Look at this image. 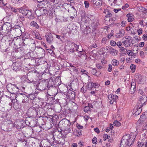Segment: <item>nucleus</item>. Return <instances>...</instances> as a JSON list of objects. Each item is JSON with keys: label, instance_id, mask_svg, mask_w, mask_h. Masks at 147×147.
Returning a JSON list of instances; mask_svg holds the SVG:
<instances>
[{"label": "nucleus", "instance_id": "f257e3e1", "mask_svg": "<svg viewBox=\"0 0 147 147\" xmlns=\"http://www.w3.org/2000/svg\"><path fill=\"white\" fill-rule=\"evenodd\" d=\"M134 139V138L130 136L129 134L125 135L122 138L121 145H125V147L130 146L133 143Z\"/></svg>", "mask_w": 147, "mask_h": 147}, {"label": "nucleus", "instance_id": "f03ea898", "mask_svg": "<svg viewBox=\"0 0 147 147\" xmlns=\"http://www.w3.org/2000/svg\"><path fill=\"white\" fill-rule=\"evenodd\" d=\"M39 111V110L38 108L32 106L28 109V113L30 115L34 116L38 115V113Z\"/></svg>", "mask_w": 147, "mask_h": 147}, {"label": "nucleus", "instance_id": "7ed1b4c3", "mask_svg": "<svg viewBox=\"0 0 147 147\" xmlns=\"http://www.w3.org/2000/svg\"><path fill=\"white\" fill-rule=\"evenodd\" d=\"M109 101L111 104H114V102L116 103V100L118 98V97L116 95L113 94H109L108 95Z\"/></svg>", "mask_w": 147, "mask_h": 147}, {"label": "nucleus", "instance_id": "20e7f679", "mask_svg": "<svg viewBox=\"0 0 147 147\" xmlns=\"http://www.w3.org/2000/svg\"><path fill=\"white\" fill-rule=\"evenodd\" d=\"M24 93H20L21 95H24V98L27 97L30 98L31 100H33L36 97V96L37 94V92H34L33 94H27L26 92H24Z\"/></svg>", "mask_w": 147, "mask_h": 147}, {"label": "nucleus", "instance_id": "39448f33", "mask_svg": "<svg viewBox=\"0 0 147 147\" xmlns=\"http://www.w3.org/2000/svg\"><path fill=\"white\" fill-rule=\"evenodd\" d=\"M125 38L126 40L123 42V43L125 47H127L129 46H131V37L129 36H125Z\"/></svg>", "mask_w": 147, "mask_h": 147}, {"label": "nucleus", "instance_id": "423d86ee", "mask_svg": "<svg viewBox=\"0 0 147 147\" xmlns=\"http://www.w3.org/2000/svg\"><path fill=\"white\" fill-rule=\"evenodd\" d=\"M73 45L74 46V48H73V49H70V51L71 52L73 53L74 52L75 50L77 51L78 52H81L82 50H83L82 49H78L79 48H81V46H79L75 44V43H73Z\"/></svg>", "mask_w": 147, "mask_h": 147}, {"label": "nucleus", "instance_id": "0eeeda50", "mask_svg": "<svg viewBox=\"0 0 147 147\" xmlns=\"http://www.w3.org/2000/svg\"><path fill=\"white\" fill-rule=\"evenodd\" d=\"M144 92H141L140 94L142 95V96H141V98H140L139 100L140 102V103L141 105H144L145 104L146 101L147 100V98L144 95Z\"/></svg>", "mask_w": 147, "mask_h": 147}, {"label": "nucleus", "instance_id": "6e6552de", "mask_svg": "<svg viewBox=\"0 0 147 147\" xmlns=\"http://www.w3.org/2000/svg\"><path fill=\"white\" fill-rule=\"evenodd\" d=\"M45 37L48 43H51L52 42L53 40V38L51 33H47L45 36Z\"/></svg>", "mask_w": 147, "mask_h": 147}, {"label": "nucleus", "instance_id": "1a4fd4ad", "mask_svg": "<svg viewBox=\"0 0 147 147\" xmlns=\"http://www.w3.org/2000/svg\"><path fill=\"white\" fill-rule=\"evenodd\" d=\"M106 48L107 50L109 51V53L113 55H115L117 54L116 52L117 51L112 48L111 47H106Z\"/></svg>", "mask_w": 147, "mask_h": 147}, {"label": "nucleus", "instance_id": "9d476101", "mask_svg": "<svg viewBox=\"0 0 147 147\" xmlns=\"http://www.w3.org/2000/svg\"><path fill=\"white\" fill-rule=\"evenodd\" d=\"M21 65V64L19 62H17L13 63L12 65L13 70L15 71L19 70L20 68Z\"/></svg>", "mask_w": 147, "mask_h": 147}, {"label": "nucleus", "instance_id": "9b49d317", "mask_svg": "<svg viewBox=\"0 0 147 147\" xmlns=\"http://www.w3.org/2000/svg\"><path fill=\"white\" fill-rule=\"evenodd\" d=\"M103 13L106 14L105 16V17L106 18H109L111 17L112 15L111 11L107 9H104Z\"/></svg>", "mask_w": 147, "mask_h": 147}, {"label": "nucleus", "instance_id": "f8f14e48", "mask_svg": "<svg viewBox=\"0 0 147 147\" xmlns=\"http://www.w3.org/2000/svg\"><path fill=\"white\" fill-rule=\"evenodd\" d=\"M66 96L67 98L71 99L75 96V92H65Z\"/></svg>", "mask_w": 147, "mask_h": 147}, {"label": "nucleus", "instance_id": "ddd939ff", "mask_svg": "<svg viewBox=\"0 0 147 147\" xmlns=\"http://www.w3.org/2000/svg\"><path fill=\"white\" fill-rule=\"evenodd\" d=\"M125 34V30L123 29H121L119 32L116 34V36L117 38H120L122 37Z\"/></svg>", "mask_w": 147, "mask_h": 147}, {"label": "nucleus", "instance_id": "4468645a", "mask_svg": "<svg viewBox=\"0 0 147 147\" xmlns=\"http://www.w3.org/2000/svg\"><path fill=\"white\" fill-rule=\"evenodd\" d=\"M99 23L98 21L95 22H94L92 24L91 26L92 28V31H94L96 29V28L99 26Z\"/></svg>", "mask_w": 147, "mask_h": 147}, {"label": "nucleus", "instance_id": "2eb2a0df", "mask_svg": "<svg viewBox=\"0 0 147 147\" xmlns=\"http://www.w3.org/2000/svg\"><path fill=\"white\" fill-rule=\"evenodd\" d=\"M45 51L41 47H39L37 51L38 53L41 56V57H42L45 55Z\"/></svg>", "mask_w": 147, "mask_h": 147}, {"label": "nucleus", "instance_id": "dca6fc26", "mask_svg": "<svg viewBox=\"0 0 147 147\" xmlns=\"http://www.w3.org/2000/svg\"><path fill=\"white\" fill-rule=\"evenodd\" d=\"M54 82L52 79L49 80L47 84V88L48 89L50 87H52L54 85Z\"/></svg>", "mask_w": 147, "mask_h": 147}, {"label": "nucleus", "instance_id": "f3484780", "mask_svg": "<svg viewBox=\"0 0 147 147\" xmlns=\"http://www.w3.org/2000/svg\"><path fill=\"white\" fill-rule=\"evenodd\" d=\"M28 10L24 8H21L19 10V12L22 13L23 15L26 16L28 13Z\"/></svg>", "mask_w": 147, "mask_h": 147}, {"label": "nucleus", "instance_id": "a211bd4d", "mask_svg": "<svg viewBox=\"0 0 147 147\" xmlns=\"http://www.w3.org/2000/svg\"><path fill=\"white\" fill-rule=\"evenodd\" d=\"M119 61L116 59H113L111 62V64L114 66H117L119 64Z\"/></svg>", "mask_w": 147, "mask_h": 147}, {"label": "nucleus", "instance_id": "6ab92c4d", "mask_svg": "<svg viewBox=\"0 0 147 147\" xmlns=\"http://www.w3.org/2000/svg\"><path fill=\"white\" fill-rule=\"evenodd\" d=\"M126 16L128 18L127 20L129 22H130L134 21V19L131 16L130 13L127 14L126 15Z\"/></svg>", "mask_w": 147, "mask_h": 147}, {"label": "nucleus", "instance_id": "aec40b11", "mask_svg": "<svg viewBox=\"0 0 147 147\" xmlns=\"http://www.w3.org/2000/svg\"><path fill=\"white\" fill-rule=\"evenodd\" d=\"M145 78L144 77L143 78H142L141 76L139 77L138 79L139 83L140 84L144 83L145 81Z\"/></svg>", "mask_w": 147, "mask_h": 147}, {"label": "nucleus", "instance_id": "412c9836", "mask_svg": "<svg viewBox=\"0 0 147 147\" xmlns=\"http://www.w3.org/2000/svg\"><path fill=\"white\" fill-rule=\"evenodd\" d=\"M126 51H127V54L129 56H131L133 57H135V53L132 52L131 50H126Z\"/></svg>", "mask_w": 147, "mask_h": 147}, {"label": "nucleus", "instance_id": "4be33fe9", "mask_svg": "<svg viewBox=\"0 0 147 147\" xmlns=\"http://www.w3.org/2000/svg\"><path fill=\"white\" fill-rule=\"evenodd\" d=\"M71 70L72 71L75 73L78 74V69L73 66H72L71 68H70Z\"/></svg>", "mask_w": 147, "mask_h": 147}, {"label": "nucleus", "instance_id": "5701e85b", "mask_svg": "<svg viewBox=\"0 0 147 147\" xmlns=\"http://www.w3.org/2000/svg\"><path fill=\"white\" fill-rule=\"evenodd\" d=\"M78 54H76L79 57H81L82 55H85V52L84 51L82 50L81 52L77 51Z\"/></svg>", "mask_w": 147, "mask_h": 147}, {"label": "nucleus", "instance_id": "b1692460", "mask_svg": "<svg viewBox=\"0 0 147 147\" xmlns=\"http://www.w3.org/2000/svg\"><path fill=\"white\" fill-rule=\"evenodd\" d=\"M102 1H100L99 0H97V1H96L94 3V4L96 5L98 7H100L102 4Z\"/></svg>", "mask_w": 147, "mask_h": 147}, {"label": "nucleus", "instance_id": "393cba45", "mask_svg": "<svg viewBox=\"0 0 147 147\" xmlns=\"http://www.w3.org/2000/svg\"><path fill=\"white\" fill-rule=\"evenodd\" d=\"M91 109L88 106H86L84 108V111L85 112H87L88 111H90Z\"/></svg>", "mask_w": 147, "mask_h": 147}, {"label": "nucleus", "instance_id": "a878e982", "mask_svg": "<svg viewBox=\"0 0 147 147\" xmlns=\"http://www.w3.org/2000/svg\"><path fill=\"white\" fill-rule=\"evenodd\" d=\"M94 83H93L92 82L88 83L87 86L88 88L90 89H91L93 87H94Z\"/></svg>", "mask_w": 147, "mask_h": 147}, {"label": "nucleus", "instance_id": "bb28decb", "mask_svg": "<svg viewBox=\"0 0 147 147\" xmlns=\"http://www.w3.org/2000/svg\"><path fill=\"white\" fill-rule=\"evenodd\" d=\"M97 67L100 69H102L103 68V65H102L100 63H98L96 64Z\"/></svg>", "mask_w": 147, "mask_h": 147}, {"label": "nucleus", "instance_id": "cd10ccee", "mask_svg": "<svg viewBox=\"0 0 147 147\" xmlns=\"http://www.w3.org/2000/svg\"><path fill=\"white\" fill-rule=\"evenodd\" d=\"M113 123L114 125L115 126H119L121 125V123L117 120L115 121Z\"/></svg>", "mask_w": 147, "mask_h": 147}, {"label": "nucleus", "instance_id": "c85d7f7f", "mask_svg": "<svg viewBox=\"0 0 147 147\" xmlns=\"http://www.w3.org/2000/svg\"><path fill=\"white\" fill-rule=\"evenodd\" d=\"M137 9L140 12H142L145 10V8L142 7H139L137 8Z\"/></svg>", "mask_w": 147, "mask_h": 147}, {"label": "nucleus", "instance_id": "c756f323", "mask_svg": "<svg viewBox=\"0 0 147 147\" xmlns=\"http://www.w3.org/2000/svg\"><path fill=\"white\" fill-rule=\"evenodd\" d=\"M110 44L113 47L117 45V43L114 40L111 41Z\"/></svg>", "mask_w": 147, "mask_h": 147}, {"label": "nucleus", "instance_id": "7c9ffc66", "mask_svg": "<svg viewBox=\"0 0 147 147\" xmlns=\"http://www.w3.org/2000/svg\"><path fill=\"white\" fill-rule=\"evenodd\" d=\"M110 137V136H108L106 134H104L103 135V140L104 141H105L107 139H108Z\"/></svg>", "mask_w": 147, "mask_h": 147}, {"label": "nucleus", "instance_id": "2f4dec72", "mask_svg": "<svg viewBox=\"0 0 147 147\" xmlns=\"http://www.w3.org/2000/svg\"><path fill=\"white\" fill-rule=\"evenodd\" d=\"M25 34V35H24V36L23 38L22 39V42H23L24 43V38H28L29 37V35H28V34Z\"/></svg>", "mask_w": 147, "mask_h": 147}, {"label": "nucleus", "instance_id": "473e14b6", "mask_svg": "<svg viewBox=\"0 0 147 147\" xmlns=\"http://www.w3.org/2000/svg\"><path fill=\"white\" fill-rule=\"evenodd\" d=\"M113 30H111V33L107 36V37L108 38H111V37L113 35Z\"/></svg>", "mask_w": 147, "mask_h": 147}, {"label": "nucleus", "instance_id": "72a5a7b5", "mask_svg": "<svg viewBox=\"0 0 147 147\" xmlns=\"http://www.w3.org/2000/svg\"><path fill=\"white\" fill-rule=\"evenodd\" d=\"M112 70V67L111 65L109 64L107 69L108 71L109 72H111Z\"/></svg>", "mask_w": 147, "mask_h": 147}, {"label": "nucleus", "instance_id": "f704fd0d", "mask_svg": "<svg viewBox=\"0 0 147 147\" xmlns=\"http://www.w3.org/2000/svg\"><path fill=\"white\" fill-rule=\"evenodd\" d=\"M40 12V11L38 10H36L35 11V13L37 16L39 17L41 16V14H40V13H39Z\"/></svg>", "mask_w": 147, "mask_h": 147}, {"label": "nucleus", "instance_id": "c9c22d12", "mask_svg": "<svg viewBox=\"0 0 147 147\" xmlns=\"http://www.w3.org/2000/svg\"><path fill=\"white\" fill-rule=\"evenodd\" d=\"M130 67L131 70H134V71L135 70L136 66L134 65L131 64L130 65Z\"/></svg>", "mask_w": 147, "mask_h": 147}, {"label": "nucleus", "instance_id": "e433bc0d", "mask_svg": "<svg viewBox=\"0 0 147 147\" xmlns=\"http://www.w3.org/2000/svg\"><path fill=\"white\" fill-rule=\"evenodd\" d=\"M19 20L21 22L25 20V18L23 16H20L18 18Z\"/></svg>", "mask_w": 147, "mask_h": 147}, {"label": "nucleus", "instance_id": "4c0bfd02", "mask_svg": "<svg viewBox=\"0 0 147 147\" xmlns=\"http://www.w3.org/2000/svg\"><path fill=\"white\" fill-rule=\"evenodd\" d=\"M15 127L17 128V129H21V128L22 127V126L20 124H16L15 125Z\"/></svg>", "mask_w": 147, "mask_h": 147}, {"label": "nucleus", "instance_id": "58836bf2", "mask_svg": "<svg viewBox=\"0 0 147 147\" xmlns=\"http://www.w3.org/2000/svg\"><path fill=\"white\" fill-rule=\"evenodd\" d=\"M35 122H36V121L35 120H32L31 121L30 123H29V124L31 126H32V127H34L35 126L36 124H34L32 125V123H34Z\"/></svg>", "mask_w": 147, "mask_h": 147}, {"label": "nucleus", "instance_id": "ea45409f", "mask_svg": "<svg viewBox=\"0 0 147 147\" xmlns=\"http://www.w3.org/2000/svg\"><path fill=\"white\" fill-rule=\"evenodd\" d=\"M117 45L119 48H120L122 46L121 42L120 41L117 42Z\"/></svg>", "mask_w": 147, "mask_h": 147}, {"label": "nucleus", "instance_id": "a19ab883", "mask_svg": "<svg viewBox=\"0 0 147 147\" xmlns=\"http://www.w3.org/2000/svg\"><path fill=\"white\" fill-rule=\"evenodd\" d=\"M137 32L138 35L141 34L142 33V29L140 28L137 30Z\"/></svg>", "mask_w": 147, "mask_h": 147}, {"label": "nucleus", "instance_id": "79ce46f5", "mask_svg": "<svg viewBox=\"0 0 147 147\" xmlns=\"http://www.w3.org/2000/svg\"><path fill=\"white\" fill-rule=\"evenodd\" d=\"M84 3L85 7L86 8H88L89 6V4L88 2L87 1H84Z\"/></svg>", "mask_w": 147, "mask_h": 147}, {"label": "nucleus", "instance_id": "37998d69", "mask_svg": "<svg viewBox=\"0 0 147 147\" xmlns=\"http://www.w3.org/2000/svg\"><path fill=\"white\" fill-rule=\"evenodd\" d=\"M97 142V139L96 137H94L92 140V142L94 144H96Z\"/></svg>", "mask_w": 147, "mask_h": 147}, {"label": "nucleus", "instance_id": "c03bdc74", "mask_svg": "<svg viewBox=\"0 0 147 147\" xmlns=\"http://www.w3.org/2000/svg\"><path fill=\"white\" fill-rule=\"evenodd\" d=\"M50 94H48V92H47V93L48 94V96H54V97H55L56 95L57 94V93H58V92H56L55 94H52V92H49Z\"/></svg>", "mask_w": 147, "mask_h": 147}, {"label": "nucleus", "instance_id": "a18cd8bd", "mask_svg": "<svg viewBox=\"0 0 147 147\" xmlns=\"http://www.w3.org/2000/svg\"><path fill=\"white\" fill-rule=\"evenodd\" d=\"M142 38L144 40H147V34H144Z\"/></svg>", "mask_w": 147, "mask_h": 147}, {"label": "nucleus", "instance_id": "49530a36", "mask_svg": "<svg viewBox=\"0 0 147 147\" xmlns=\"http://www.w3.org/2000/svg\"><path fill=\"white\" fill-rule=\"evenodd\" d=\"M126 24V22L125 21H123L121 22V26L122 27L125 26Z\"/></svg>", "mask_w": 147, "mask_h": 147}, {"label": "nucleus", "instance_id": "de8ad7c7", "mask_svg": "<svg viewBox=\"0 0 147 147\" xmlns=\"http://www.w3.org/2000/svg\"><path fill=\"white\" fill-rule=\"evenodd\" d=\"M37 24V23L34 22V21L30 23V25L31 26L34 27L35 26V25Z\"/></svg>", "mask_w": 147, "mask_h": 147}, {"label": "nucleus", "instance_id": "09e8293b", "mask_svg": "<svg viewBox=\"0 0 147 147\" xmlns=\"http://www.w3.org/2000/svg\"><path fill=\"white\" fill-rule=\"evenodd\" d=\"M144 42H140L138 45V46L141 47H143L144 45Z\"/></svg>", "mask_w": 147, "mask_h": 147}, {"label": "nucleus", "instance_id": "8fccbe9b", "mask_svg": "<svg viewBox=\"0 0 147 147\" xmlns=\"http://www.w3.org/2000/svg\"><path fill=\"white\" fill-rule=\"evenodd\" d=\"M107 41V39L106 38H104L102 40V42L105 44Z\"/></svg>", "mask_w": 147, "mask_h": 147}, {"label": "nucleus", "instance_id": "3c124183", "mask_svg": "<svg viewBox=\"0 0 147 147\" xmlns=\"http://www.w3.org/2000/svg\"><path fill=\"white\" fill-rule=\"evenodd\" d=\"M129 7V5L128 4L126 3L125 5L122 7L123 9H125L126 8H127Z\"/></svg>", "mask_w": 147, "mask_h": 147}, {"label": "nucleus", "instance_id": "603ef678", "mask_svg": "<svg viewBox=\"0 0 147 147\" xmlns=\"http://www.w3.org/2000/svg\"><path fill=\"white\" fill-rule=\"evenodd\" d=\"M76 127L78 128L82 129L83 128V126L80 125L79 124L77 123L76 125Z\"/></svg>", "mask_w": 147, "mask_h": 147}, {"label": "nucleus", "instance_id": "864d4df0", "mask_svg": "<svg viewBox=\"0 0 147 147\" xmlns=\"http://www.w3.org/2000/svg\"><path fill=\"white\" fill-rule=\"evenodd\" d=\"M96 70L94 69H92V74H93L94 75H95L97 73Z\"/></svg>", "mask_w": 147, "mask_h": 147}, {"label": "nucleus", "instance_id": "5fc2aeb1", "mask_svg": "<svg viewBox=\"0 0 147 147\" xmlns=\"http://www.w3.org/2000/svg\"><path fill=\"white\" fill-rule=\"evenodd\" d=\"M71 128L70 127H69L66 129V130L67 131L68 133L70 132L71 131Z\"/></svg>", "mask_w": 147, "mask_h": 147}, {"label": "nucleus", "instance_id": "6e6d98bb", "mask_svg": "<svg viewBox=\"0 0 147 147\" xmlns=\"http://www.w3.org/2000/svg\"><path fill=\"white\" fill-rule=\"evenodd\" d=\"M56 38L58 39H59L61 41H62L61 39V37L62 38L63 37L62 36H61L59 35H56Z\"/></svg>", "mask_w": 147, "mask_h": 147}, {"label": "nucleus", "instance_id": "4d7b16f0", "mask_svg": "<svg viewBox=\"0 0 147 147\" xmlns=\"http://www.w3.org/2000/svg\"><path fill=\"white\" fill-rule=\"evenodd\" d=\"M32 14V13L31 11L28 10L27 14L26 16H27L28 17H29V16H31Z\"/></svg>", "mask_w": 147, "mask_h": 147}, {"label": "nucleus", "instance_id": "13d9d810", "mask_svg": "<svg viewBox=\"0 0 147 147\" xmlns=\"http://www.w3.org/2000/svg\"><path fill=\"white\" fill-rule=\"evenodd\" d=\"M94 130L95 132L96 133L98 134L99 133V129L97 128H95L94 129Z\"/></svg>", "mask_w": 147, "mask_h": 147}, {"label": "nucleus", "instance_id": "bf43d9fd", "mask_svg": "<svg viewBox=\"0 0 147 147\" xmlns=\"http://www.w3.org/2000/svg\"><path fill=\"white\" fill-rule=\"evenodd\" d=\"M89 118H90V117L87 115L85 116L84 117V120L86 121H87L88 120Z\"/></svg>", "mask_w": 147, "mask_h": 147}, {"label": "nucleus", "instance_id": "052dcab7", "mask_svg": "<svg viewBox=\"0 0 147 147\" xmlns=\"http://www.w3.org/2000/svg\"><path fill=\"white\" fill-rule=\"evenodd\" d=\"M138 146H141V147H142V146L144 145V143L140 142H140H138Z\"/></svg>", "mask_w": 147, "mask_h": 147}, {"label": "nucleus", "instance_id": "680f3d73", "mask_svg": "<svg viewBox=\"0 0 147 147\" xmlns=\"http://www.w3.org/2000/svg\"><path fill=\"white\" fill-rule=\"evenodd\" d=\"M118 70H115L114 71V72L113 73V74L114 75H117L118 74Z\"/></svg>", "mask_w": 147, "mask_h": 147}, {"label": "nucleus", "instance_id": "e2e57ef3", "mask_svg": "<svg viewBox=\"0 0 147 147\" xmlns=\"http://www.w3.org/2000/svg\"><path fill=\"white\" fill-rule=\"evenodd\" d=\"M141 61V60L140 59H137L135 60V62L137 63H140Z\"/></svg>", "mask_w": 147, "mask_h": 147}, {"label": "nucleus", "instance_id": "0e129e2a", "mask_svg": "<svg viewBox=\"0 0 147 147\" xmlns=\"http://www.w3.org/2000/svg\"><path fill=\"white\" fill-rule=\"evenodd\" d=\"M140 56L142 57H144V53L143 51H141L140 52Z\"/></svg>", "mask_w": 147, "mask_h": 147}, {"label": "nucleus", "instance_id": "69168bd1", "mask_svg": "<svg viewBox=\"0 0 147 147\" xmlns=\"http://www.w3.org/2000/svg\"><path fill=\"white\" fill-rule=\"evenodd\" d=\"M143 20H141L140 22L139 23V24L142 26L144 27V24L143 23Z\"/></svg>", "mask_w": 147, "mask_h": 147}, {"label": "nucleus", "instance_id": "338daca9", "mask_svg": "<svg viewBox=\"0 0 147 147\" xmlns=\"http://www.w3.org/2000/svg\"><path fill=\"white\" fill-rule=\"evenodd\" d=\"M107 61L105 59H103L101 61V62L102 64H105L107 63Z\"/></svg>", "mask_w": 147, "mask_h": 147}, {"label": "nucleus", "instance_id": "774afa93", "mask_svg": "<svg viewBox=\"0 0 147 147\" xmlns=\"http://www.w3.org/2000/svg\"><path fill=\"white\" fill-rule=\"evenodd\" d=\"M105 83L106 85H108L110 84V81L109 80H108L105 82Z\"/></svg>", "mask_w": 147, "mask_h": 147}]
</instances>
